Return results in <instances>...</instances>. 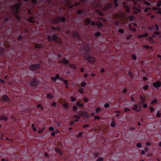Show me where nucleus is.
Listing matches in <instances>:
<instances>
[{
	"mask_svg": "<svg viewBox=\"0 0 161 161\" xmlns=\"http://www.w3.org/2000/svg\"><path fill=\"white\" fill-rule=\"evenodd\" d=\"M47 39L49 42L53 41H55L59 44H61L62 43V41L59 38V35L58 33L55 34L52 36H48Z\"/></svg>",
	"mask_w": 161,
	"mask_h": 161,
	"instance_id": "1",
	"label": "nucleus"
},
{
	"mask_svg": "<svg viewBox=\"0 0 161 161\" xmlns=\"http://www.w3.org/2000/svg\"><path fill=\"white\" fill-rule=\"evenodd\" d=\"M85 59L87 60L90 64H93L95 62L96 59L90 55L88 53L85 55Z\"/></svg>",
	"mask_w": 161,
	"mask_h": 161,
	"instance_id": "2",
	"label": "nucleus"
},
{
	"mask_svg": "<svg viewBox=\"0 0 161 161\" xmlns=\"http://www.w3.org/2000/svg\"><path fill=\"white\" fill-rule=\"evenodd\" d=\"M65 21L66 19L65 17L60 16L56 17L53 19L52 20V22L55 24H58L60 22H65Z\"/></svg>",
	"mask_w": 161,
	"mask_h": 161,
	"instance_id": "3",
	"label": "nucleus"
},
{
	"mask_svg": "<svg viewBox=\"0 0 161 161\" xmlns=\"http://www.w3.org/2000/svg\"><path fill=\"white\" fill-rule=\"evenodd\" d=\"M41 65L39 63L32 64L30 65L29 68L32 71L41 68Z\"/></svg>",
	"mask_w": 161,
	"mask_h": 161,
	"instance_id": "4",
	"label": "nucleus"
},
{
	"mask_svg": "<svg viewBox=\"0 0 161 161\" xmlns=\"http://www.w3.org/2000/svg\"><path fill=\"white\" fill-rule=\"evenodd\" d=\"M21 6V3L19 2L14 5L11 6L10 8L12 10H19Z\"/></svg>",
	"mask_w": 161,
	"mask_h": 161,
	"instance_id": "5",
	"label": "nucleus"
},
{
	"mask_svg": "<svg viewBox=\"0 0 161 161\" xmlns=\"http://www.w3.org/2000/svg\"><path fill=\"white\" fill-rule=\"evenodd\" d=\"M80 117H83L86 118H89L90 117L89 114L86 112L81 111L78 113Z\"/></svg>",
	"mask_w": 161,
	"mask_h": 161,
	"instance_id": "6",
	"label": "nucleus"
},
{
	"mask_svg": "<svg viewBox=\"0 0 161 161\" xmlns=\"http://www.w3.org/2000/svg\"><path fill=\"white\" fill-rule=\"evenodd\" d=\"M39 83V80L37 79L34 78L31 81L30 85L33 86H37Z\"/></svg>",
	"mask_w": 161,
	"mask_h": 161,
	"instance_id": "7",
	"label": "nucleus"
},
{
	"mask_svg": "<svg viewBox=\"0 0 161 161\" xmlns=\"http://www.w3.org/2000/svg\"><path fill=\"white\" fill-rule=\"evenodd\" d=\"M153 85L156 89H158L161 86V83L160 81H157L153 82Z\"/></svg>",
	"mask_w": 161,
	"mask_h": 161,
	"instance_id": "8",
	"label": "nucleus"
},
{
	"mask_svg": "<svg viewBox=\"0 0 161 161\" xmlns=\"http://www.w3.org/2000/svg\"><path fill=\"white\" fill-rule=\"evenodd\" d=\"M113 6V4L111 3H109L106 5L103 8V11H105L108 9L111 8Z\"/></svg>",
	"mask_w": 161,
	"mask_h": 161,
	"instance_id": "9",
	"label": "nucleus"
},
{
	"mask_svg": "<svg viewBox=\"0 0 161 161\" xmlns=\"http://www.w3.org/2000/svg\"><path fill=\"white\" fill-rule=\"evenodd\" d=\"M63 60H60L59 61L60 63H62L64 64L65 65H67L69 63V60H66L65 58H63Z\"/></svg>",
	"mask_w": 161,
	"mask_h": 161,
	"instance_id": "10",
	"label": "nucleus"
},
{
	"mask_svg": "<svg viewBox=\"0 0 161 161\" xmlns=\"http://www.w3.org/2000/svg\"><path fill=\"white\" fill-rule=\"evenodd\" d=\"M2 98L3 101H5L7 102H9L10 101V98L6 95H4L2 96Z\"/></svg>",
	"mask_w": 161,
	"mask_h": 161,
	"instance_id": "11",
	"label": "nucleus"
},
{
	"mask_svg": "<svg viewBox=\"0 0 161 161\" xmlns=\"http://www.w3.org/2000/svg\"><path fill=\"white\" fill-rule=\"evenodd\" d=\"M84 23L85 25H89L91 23V20L88 18L85 19L84 20Z\"/></svg>",
	"mask_w": 161,
	"mask_h": 161,
	"instance_id": "12",
	"label": "nucleus"
},
{
	"mask_svg": "<svg viewBox=\"0 0 161 161\" xmlns=\"http://www.w3.org/2000/svg\"><path fill=\"white\" fill-rule=\"evenodd\" d=\"M5 53V49L3 48L0 47V55L2 57L4 56Z\"/></svg>",
	"mask_w": 161,
	"mask_h": 161,
	"instance_id": "13",
	"label": "nucleus"
},
{
	"mask_svg": "<svg viewBox=\"0 0 161 161\" xmlns=\"http://www.w3.org/2000/svg\"><path fill=\"white\" fill-rule=\"evenodd\" d=\"M78 31H73V36L75 37H78L79 39H80V36L78 33L77 32Z\"/></svg>",
	"mask_w": 161,
	"mask_h": 161,
	"instance_id": "14",
	"label": "nucleus"
},
{
	"mask_svg": "<svg viewBox=\"0 0 161 161\" xmlns=\"http://www.w3.org/2000/svg\"><path fill=\"white\" fill-rule=\"evenodd\" d=\"M8 119V117L5 115H1L0 116V120L7 121Z\"/></svg>",
	"mask_w": 161,
	"mask_h": 161,
	"instance_id": "15",
	"label": "nucleus"
},
{
	"mask_svg": "<svg viewBox=\"0 0 161 161\" xmlns=\"http://www.w3.org/2000/svg\"><path fill=\"white\" fill-rule=\"evenodd\" d=\"M55 151L56 152L59 153L60 156H62L63 154V152L61 151V149L59 148H56L55 149Z\"/></svg>",
	"mask_w": 161,
	"mask_h": 161,
	"instance_id": "16",
	"label": "nucleus"
},
{
	"mask_svg": "<svg viewBox=\"0 0 161 161\" xmlns=\"http://www.w3.org/2000/svg\"><path fill=\"white\" fill-rule=\"evenodd\" d=\"M43 47V46L41 44H36L35 45V47L36 48L40 49Z\"/></svg>",
	"mask_w": 161,
	"mask_h": 161,
	"instance_id": "17",
	"label": "nucleus"
},
{
	"mask_svg": "<svg viewBox=\"0 0 161 161\" xmlns=\"http://www.w3.org/2000/svg\"><path fill=\"white\" fill-rule=\"evenodd\" d=\"M148 36V34L147 33H146L143 34L138 35V37L139 38H142L143 37H146Z\"/></svg>",
	"mask_w": 161,
	"mask_h": 161,
	"instance_id": "18",
	"label": "nucleus"
},
{
	"mask_svg": "<svg viewBox=\"0 0 161 161\" xmlns=\"http://www.w3.org/2000/svg\"><path fill=\"white\" fill-rule=\"evenodd\" d=\"M95 25L98 26V27L99 28H101L102 27V26H103V24H102V23L100 22V21H98V22H96L95 23Z\"/></svg>",
	"mask_w": 161,
	"mask_h": 161,
	"instance_id": "19",
	"label": "nucleus"
},
{
	"mask_svg": "<svg viewBox=\"0 0 161 161\" xmlns=\"http://www.w3.org/2000/svg\"><path fill=\"white\" fill-rule=\"evenodd\" d=\"M138 105L136 103L134 105V107L132 108L133 110L138 111Z\"/></svg>",
	"mask_w": 161,
	"mask_h": 161,
	"instance_id": "20",
	"label": "nucleus"
},
{
	"mask_svg": "<svg viewBox=\"0 0 161 161\" xmlns=\"http://www.w3.org/2000/svg\"><path fill=\"white\" fill-rule=\"evenodd\" d=\"M34 19V18L32 17L31 16L29 18L27 19V20L29 22H32L33 23H35V21H33V19Z\"/></svg>",
	"mask_w": 161,
	"mask_h": 161,
	"instance_id": "21",
	"label": "nucleus"
},
{
	"mask_svg": "<svg viewBox=\"0 0 161 161\" xmlns=\"http://www.w3.org/2000/svg\"><path fill=\"white\" fill-rule=\"evenodd\" d=\"M69 66L73 69H77V66L75 64H69Z\"/></svg>",
	"mask_w": 161,
	"mask_h": 161,
	"instance_id": "22",
	"label": "nucleus"
},
{
	"mask_svg": "<svg viewBox=\"0 0 161 161\" xmlns=\"http://www.w3.org/2000/svg\"><path fill=\"white\" fill-rule=\"evenodd\" d=\"M71 4L70 3V1L68 0H67L65 1V5L67 7H69V5Z\"/></svg>",
	"mask_w": 161,
	"mask_h": 161,
	"instance_id": "23",
	"label": "nucleus"
},
{
	"mask_svg": "<svg viewBox=\"0 0 161 161\" xmlns=\"http://www.w3.org/2000/svg\"><path fill=\"white\" fill-rule=\"evenodd\" d=\"M76 104L79 107L81 108L83 106V104L81 103L80 101H77L76 102Z\"/></svg>",
	"mask_w": 161,
	"mask_h": 161,
	"instance_id": "24",
	"label": "nucleus"
},
{
	"mask_svg": "<svg viewBox=\"0 0 161 161\" xmlns=\"http://www.w3.org/2000/svg\"><path fill=\"white\" fill-rule=\"evenodd\" d=\"M158 102V100L157 98H155L153 100L151 101L150 103V104L153 105L154 104Z\"/></svg>",
	"mask_w": 161,
	"mask_h": 161,
	"instance_id": "25",
	"label": "nucleus"
},
{
	"mask_svg": "<svg viewBox=\"0 0 161 161\" xmlns=\"http://www.w3.org/2000/svg\"><path fill=\"white\" fill-rule=\"evenodd\" d=\"M63 106L64 109H66L69 108V105L67 103H64L63 104Z\"/></svg>",
	"mask_w": 161,
	"mask_h": 161,
	"instance_id": "26",
	"label": "nucleus"
},
{
	"mask_svg": "<svg viewBox=\"0 0 161 161\" xmlns=\"http://www.w3.org/2000/svg\"><path fill=\"white\" fill-rule=\"evenodd\" d=\"M95 111L96 114H97L101 112V110L100 107H98L95 109Z\"/></svg>",
	"mask_w": 161,
	"mask_h": 161,
	"instance_id": "27",
	"label": "nucleus"
},
{
	"mask_svg": "<svg viewBox=\"0 0 161 161\" xmlns=\"http://www.w3.org/2000/svg\"><path fill=\"white\" fill-rule=\"evenodd\" d=\"M100 153L99 152H97L94 153L93 155L95 158H97L99 157Z\"/></svg>",
	"mask_w": 161,
	"mask_h": 161,
	"instance_id": "28",
	"label": "nucleus"
},
{
	"mask_svg": "<svg viewBox=\"0 0 161 161\" xmlns=\"http://www.w3.org/2000/svg\"><path fill=\"white\" fill-rule=\"evenodd\" d=\"M123 8L126 9V11L127 13H129L130 11V8L128 5H126V6H123Z\"/></svg>",
	"mask_w": 161,
	"mask_h": 161,
	"instance_id": "29",
	"label": "nucleus"
},
{
	"mask_svg": "<svg viewBox=\"0 0 161 161\" xmlns=\"http://www.w3.org/2000/svg\"><path fill=\"white\" fill-rule=\"evenodd\" d=\"M111 126L112 127H114L116 125V124L114 123V119H113V120L111 123Z\"/></svg>",
	"mask_w": 161,
	"mask_h": 161,
	"instance_id": "30",
	"label": "nucleus"
},
{
	"mask_svg": "<svg viewBox=\"0 0 161 161\" xmlns=\"http://www.w3.org/2000/svg\"><path fill=\"white\" fill-rule=\"evenodd\" d=\"M86 85V83L84 81H83L81 83L80 86L82 87H84Z\"/></svg>",
	"mask_w": 161,
	"mask_h": 161,
	"instance_id": "31",
	"label": "nucleus"
},
{
	"mask_svg": "<svg viewBox=\"0 0 161 161\" xmlns=\"http://www.w3.org/2000/svg\"><path fill=\"white\" fill-rule=\"evenodd\" d=\"M128 74L129 75V76L130 77V78L131 79H132V78H133V75L132 74V73L130 72V71H129V72H128Z\"/></svg>",
	"mask_w": 161,
	"mask_h": 161,
	"instance_id": "32",
	"label": "nucleus"
},
{
	"mask_svg": "<svg viewBox=\"0 0 161 161\" xmlns=\"http://www.w3.org/2000/svg\"><path fill=\"white\" fill-rule=\"evenodd\" d=\"M84 88H80L78 90V92L80 93H83Z\"/></svg>",
	"mask_w": 161,
	"mask_h": 161,
	"instance_id": "33",
	"label": "nucleus"
},
{
	"mask_svg": "<svg viewBox=\"0 0 161 161\" xmlns=\"http://www.w3.org/2000/svg\"><path fill=\"white\" fill-rule=\"evenodd\" d=\"M47 98L49 99H52L53 98V96L52 95L51 93H49L47 95Z\"/></svg>",
	"mask_w": 161,
	"mask_h": 161,
	"instance_id": "34",
	"label": "nucleus"
},
{
	"mask_svg": "<svg viewBox=\"0 0 161 161\" xmlns=\"http://www.w3.org/2000/svg\"><path fill=\"white\" fill-rule=\"evenodd\" d=\"M145 102V97H144L142 100V101L140 103H139V105H140L141 104H144Z\"/></svg>",
	"mask_w": 161,
	"mask_h": 161,
	"instance_id": "35",
	"label": "nucleus"
},
{
	"mask_svg": "<svg viewBox=\"0 0 161 161\" xmlns=\"http://www.w3.org/2000/svg\"><path fill=\"white\" fill-rule=\"evenodd\" d=\"M83 10L79 9L77 11V14L79 15L80 14L82 13L83 12Z\"/></svg>",
	"mask_w": 161,
	"mask_h": 161,
	"instance_id": "36",
	"label": "nucleus"
},
{
	"mask_svg": "<svg viewBox=\"0 0 161 161\" xmlns=\"http://www.w3.org/2000/svg\"><path fill=\"white\" fill-rule=\"evenodd\" d=\"M19 14V10H15L14 12H13V15L14 16H15V14L18 15Z\"/></svg>",
	"mask_w": 161,
	"mask_h": 161,
	"instance_id": "37",
	"label": "nucleus"
},
{
	"mask_svg": "<svg viewBox=\"0 0 161 161\" xmlns=\"http://www.w3.org/2000/svg\"><path fill=\"white\" fill-rule=\"evenodd\" d=\"M115 113L116 114V115H115V116L116 117H119V116L120 112L117 110H116L115 111Z\"/></svg>",
	"mask_w": 161,
	"mask_h": 161,
	"instance_id": "38",
	"label": "nucleus"
},
{
	"mask_svg": "<svg viewBox=\"0 0 161 161\" xmlns=\"http://www.w3.org/2000/svg\"><path fill=\"white\" fill-rule=\"evenodd\" d=\"M131 58H132L134 60H136L137 59L136 57L135 54H133L132 55Z\"/></svg>",
	"mask_w": 161,
	"mask_h": 161,
	"instance_id": "39",
	"label": "nucleus"
},
{
	"mask_svg": "<svg viewBox=\"0 0 161 161\" xmlns=\"http://www.w3.org/2000/svg\"><path fill=\"white\" fill-rule=\"evenodd\" d=\"M97 12H98L99 14L101 16H103V14L102 13H101L100 10H98V9H97V10H96Z\"/></svg>",
	"mask_w": 161,
	"mask_h": 161,
	"instance_id": "40",
	"label": "nucleus"
},
{
	"mask_svg": "<svg viewBox=\"0 0 161 161\" xmlns=\"http://www.w3.org/2000/svg\"><path fill=\"white\" fill-rule=\"evenodd\" d=\"M73 118L74 119H80V116H78L77 115H75L73 116Z\"/></svg>",
	"mask_w": 161,
	"mask_h": 161,
	"instance_id": "41",
	"label": "nucleus"
},
{
	"mask_svg": "<svg viewBox=\"0 0 161 161\" xmlns=\"http://www.w3.org/2000/svg\"><path fill=\"white\" fill-rule=\"evenodd\" d=\"M136 146L137 147L140 148L142 147V144L141 143H138L136 144Z\"/></svg>",
	"mask_w": 161,
	"mask_h": 161,
	"instance_id": "42",
	"label": "nucleus"
},
{
	"mask_svg": "<svg viewBox=\"0 0 161 161\" xmlns=\"http://www.w3.org/2000/svg\"><path fill=\"white\" fill-rule=\"evenodd\" d=\"M73 109L74 111H76L78 109V108L76 106H74L73 107Z\"/></svg>",
	"mask_w": 161,
	"mask_h": 161,
	"instance_id": "43",
	"label": "nucleus"
},
{
	"mask_svg": "<svg viewBox=\"0 0 161 161\" xmlns=\"http://www.w3.org/2000/svg\"><path fill=\"white\" fill-rule=\"evenodd\" d=\"M149 87V86L148 85H146L144 86L143 87V89L144 90H147Z\"/></svg>",
	"mask_w": 161,
	"mask_h": 161,
	"instance_id": "44",
	"label": "nucleus"
},
{
	"mask_svg": "<svg viewBox=\"0 0 161 161\" xmlns=\"http://www.w3.org/2000/svg\"><path fill=\"white\" fill-rule=\"evenodd\" d=\"M70 98L71 99V101L72 102H74L75 101L76 99V97H74L73 96L71 97Z\"/></svg>",
	"mask_w": 161,
	"mask_h": 161,
	"instance_id": "45",
	"label": "nucleus"
},
{
	"mask_svg": "<svg viewBox=\"0 0 161 161\" xmlns=\"http://www.w3.org/2000/svg\"><path fill=\"white\" fill-rule=\"evenodd\" d=\"M83 134V132H79V134L77 136V137H80V136H82Z\"/></svg>",
	"mask_w": 161,
	"mask_h": 161,
	"instance_id": "46",
	"label": "nucleus"
},
{
	"mask_svg": "<svg viewBox=\"0 0 161 161\" xmlns=\"http://www.w3.org/2000/svg\"><path fill=\"white\" fill-rule=\"evenodd\" d=\"M100 117L99 116H94V120H95L96 119L99 120L100 119Z\"/></svg>",
	"mask_w": 161,
	"mask_h": 161,
	"instance_id": "47",
	"label": "nucleus"
},
{
	"mask_svg": "<svg viewBox=\"0 0 161 161\" xmlns=\"http://www.w3.org/2000/svg\"><path fill=\"white\" fill-rule=\"evenodd\" d=\"M103 157H100L97 159L96 161H103Z\"/></svg>",
	"mask_w": 161,
	"mask_h": 161,
	"instance_id": "48",
	"label": "nucleus"
},
{
	"mask_svg": "<svg viewBox=\"0 0 161 161\" xmlns=\"http://www.w3.org/2000/svg\"><path fill=\"white\" fill-rule=\"evenodd\" d=\"M109 106L110 105L109 103H106L104 104V106L105 108H107L109 107Z\"/></svg>",
	"mask_w": 161,
	"mask_h": 161,
	"instance_id": "49",
	"label": "nucleus"
},
{
	"mask_svg": "<svg viewBox=\"0 0 161 161\" xmlns=\"http://www.w3.org/2000/svg\"><path fill=\"white\" fill-rule=\"evenodd\" d=\"M156 5L158 7H159L161 5V0L158 2Z\"/></svg>",
	"mask_w": 161,
	"mask_h": 161,
	"instance_id": "50",
	"label": "nucleus"
},
{
	"mask_svg": "<svg viewBox=\"0 0 161 161\" xmlns=\"http://www.w3.org/2000/svg\"><path fill=\"white\" fill-rule=\"evenodd\" d=\"M82 100H84L85 103H86L88 101V99L86 97H83Z\"/></svg>",
	"mask_w": 161,
	"mask_h": 161,
	"instance_id": "51",
	"label": "nucleus"
},
{
	"mask_svg": "<svg viewBox=\"0 0 161 161\" xmlns=\"http://www.w3.org/2000/svg\"><path fill=\"white\" fill-rule=\"evenodd\" d=\"M149 109H150V111L151 113H152L154 111V109L151 106L150 107Z\"/></svg>",
	"mask_w": 161,
	"mask_h": 161,
	"instance_id": "52",
	"label": "nucleus"
},
{
	"mask_svg": "<svg viewBox=\"0 0 161 161\" xmlns=\"http://www.w3.org/2000/svg\"><path fill=\"white\" fill-rule=\"evenodd\" d=\"M143 47L144 48H146L148 49H150V46H147L146 45H143Z\"/></svg>",
	"mask_w": 161,
	"mask_h": 161,
	"instance_id": "53",
	"label": "nucleus"
},
{
	"mask_svg": "<svg viewBox=\"0 0 161 161\" xmlns=\"http://www.w3.org/2000/svg\"><path fill=\"white\" fill-rule=\"evenodd\" d=\"M118 0H114V6L115 7H117L118 6V4L117 3V2Z\"/></svg>",
	"mask_w": 161,
	"mask_h": 161,
	"instance_id": "54",
	"label": "nucleus"
},
{
	"mask_svg": "<svg viewBox=\"0 0 161 161\" xmlns=\"http://www.w3.org/2000/svg\"><path fill=\"white\" fill-rule=\"evenodd\" d=\"M161 116V113L159 112V111H158L157 112V114H156L157 117H160Z\"/></svg>",
	"mask_w": 161,
	"mask_h": 161,
	"instance_id": "55",
	"label": "nucleus"
},
{
	"mask_svg": "<svg viewBox=\"0 0 161 161\" xmlns=\"http://www.w3.org/2000/svg\"><path fill=\"white\" fill-rule=\"evenodd\" d=\"M100 35V33L99 32H97L95 34V36H98Z\"/></svg>",
	"mask_w": 161,
	"mask_h": 161,
	"instance_id": "56",
	"label": "nucleus"
},
{
	"mask_svg": "<svg viewBox=\"0 0 161 161\" xmlns=\"http://www.w3.org/2000/svg\"><path fill=\"white\" fill-rule=\"evenodd\" d=\"M44 130H45V129L43 128L42 130H38L37 131V133L38 134H40L42 132V131H43Z\"/></svg>",
	"mask_w": 161,
	"mask_h": 161,
	"instance_id": "57",
	"label": "nucleus"
},
{
	"mask_svg": "<svg viewBox=\"0 0 161 161\" xmlns=\"http://www.w3.org/2000/svg\"><path fill=\"white\" fill-rule=\"evenodd\" d=\"M149 40L150 42L152 43H154V41L153 40L152 38L151 37H149Z\"/></svg>",
	"mask_w": 161,
	"mask_h": 161,
	"instance_id": "58",
	"label": "nucleus"
},
{
	"mask_svg": "<svg viewBox=\"0 0 161 161\" xmlns=\"http://www.w3.org/2000/svg\"><path fill=\"white\" fill-rule=\"evenodd\" d=\"M22 37V36L21 35H20L18 36V40L19 41V42H20V41Z\"/></svg>",
	"mask_w": 161,
	"mask_h": 161,
	"instance_id": "59",
	"label": "nucleus"
},
{
	"mask_svg": "<svg viewBox=\"0 0 161 161\" xmlns=\"http://www.w3.org/2000/svg\"><path fill=\"white\" fill-rule=\"evenodd\" d=\"M144 4H145L147 5L148 6H150V5H151V4H150V3H149V2H147V1L144 2Z\"/></svg>",
	"mask_w": 161,
	"mask_h": 161,
	"instance_id": "60",
	"label": "nucleus"
},
{
	"mask_svg": "<svg viewBox=\"0 0 161 161\" xmlns=\"http://www.w3.org/2000/svg\"><path fill=\"white\" fill-rule=\"evenodd\" d=\"M49 130L50 131H52L54 130V128L52 126H50L49 128Z\"/></svg>",
	"mask_w": 161,
	"mask_h": 161,
	"instance_id": "61",
	"label": "nucleus"
},
{
	"mask_svg": "<svg viewBox=\"0 0 161 161\" xmlns=\"http://www.w3.org/2000/svg\"><path fill=\"white\" fill-rule=\"evenodd\" d=\"M51 79L54 81H56L57 80V79L55 78V77L53 76L52 77H51Z\"/></svg>",
	"mask_w": 161,
	"mask_h": 161,
	"instance_id": "62",
	"label": "nucleus"
},
{
	"mask_svg": "<svg viewBox=\"0 0 161 161\" xmlns=\"http://www.w3.org/2000/svg\"><path fill=\"white\" fill-rule=\"evenodd\" d=\"M132 35L131 34H130L127 36L126 37V40H128L131 37Z\"/></svg>",
	"mask_w": 161,
	"mask_h": 161,
	"instance_id": "63",
	"label": "nucleus"
},
{
	"mask_svg": "<svg viewBox=\"0 0 161 161\" xmlns=\"http://www.w3.org/2000/svg\"><path fill=\"white\" fill-rule=\"evenodd\" d=\"M105 72V69L103 68H102L100 70V73L103 74Z\"/></svg>",
	"mask_w": 161,
	"mask_h": 161,
	"instance_id": "64",
	"label": "nucleus"
}]
</instances>
